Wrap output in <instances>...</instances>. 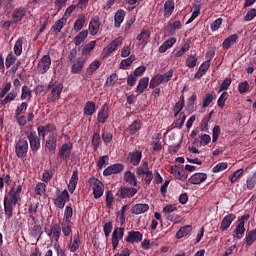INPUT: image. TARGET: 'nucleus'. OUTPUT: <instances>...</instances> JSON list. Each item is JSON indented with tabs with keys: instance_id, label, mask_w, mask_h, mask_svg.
Wrapping results in <instances>:
<instances>
[{
	"instance_id": "f257e3e1",
	"label": "nucleus",
	"mask_w": 256,
	"mask_h": 256,
	"mask_svg": "<svg viewBox=\"0 0 256 256\" xmlns=\"http://www.w3.org/2000/svg\"><path fill=\"white\" fill-rule=\"evenodd\" d=\"M21 191H23V187L18 185L16 189L12 188L9 191L8 196H4L3 205L6 219L13 218V208L21 201Z\"/></svg>"
},
{
	"instance_id": "f03ea898",
	"label": "nucleus",
	"mask_w": 256,
	"mask_h": 256,
	"mask_svg": "<svg viewBox=\"0 0 256 256\" xmlns=\"http://www.w3.org/2000/svg\"><path fill=\"white\" fill-rule=\"evenodd\" d=\"M48 89H51L48 96V101L50 103H54V101H59V99H61V93H63V83L58 81H50L48 84Z\"/></svg>"
},
{
	"instance_id": "7ed1b4c3",
	"label": "nucleus",
	"mask_w": 256,
	"mask_h": 256,
	"mask_svg": "<svg viewBox=\"0 0 256 256\" xmlns=\"http://www.w3.org/2000/svg\"><path fill=\"white\" fill-rule=\"evenodd\" d=\"M44 151L50 157L57 151V133H51L44 139Z\"/></svg>"
},
{
	"instance_id": "20e7f679",
	"label": "nucleus",
	"mask_w": 256,
	"mask_h": 256,
	"mask_svg": "<svg viewBox=\"0 0 256 256\" xmlns=\"http://www.w3.org/2000/svg\"><path fill=\"white\" fill-rule=\"evenodd\" d=\"M88 183H89L90 187H92L94 199H101V197H103V193L105 191L103 189V182H101V180L92 176L89 178Z\"/></svg>"
},
{
	"instance_id": "39448f33",
	"label": "nucleus",
	"mask_w": 256,
	"mask_h": 256,
	"mask_svg": "<svg viewBox=\"0 0 256 256\" xmlns=\"http://www.w3.org/2000/svg\"><path fill=\"white\" fill-rule=\"evenodd\" d=\"M136 174L141 176L145 175L144 183L145 185H151V181H153V171L149 170V163L147 161L143 162L142 166L138 167L136 170Z\"/></svg>"
},
{
	"instance_id": "423d86ee",
	"label": "nucleus",
	"mask_w": 256,
	"mask_h": 256,
	"mask_svg": "<svg viewBox=\"0 0 256 256\" xmlns=\"http://www.w3.org/2000/svg\"><path fill=\"white\" fill-rule=\"evenodd\" d=\"M29 151V142L25 139H19L15 145V153L18 159H25Z\"/></svg>"
},
{
	"instance_id": "0eeeda50",
	"label": "nucleus",
	"mask_w": 256,
	"mask_h": 256,
	"mask_svg": "<svg viewBox=\"0 0 256 256\" xmlns=\"http://www.w3.org/2000/svg\"><path fill=\"white\" fill-rule=\"evenodd\" d=\"M27 138L30 143L32 153H37L41 149V137L37 136V132H27Z\"/></svg>"
},
{
	"instance_id": "6e6552de",
	"label": "nucleus",
	"mask_w": 256,
	"mask_h": 256,
	"mask_svg": "<svg viewBox=\"0 0 256 256\" xmlns=\"http://www.w3.org/2000/svg\"><path fill=\"white\" fill-rule=\"evenodd\" d=\"M51 69V56L44 55L39 61L37 65V71L39 75H45L47 71Z\"/></svg>"
},
{
	"instance_id": "1a4fd4ad",
	"label": "nucleus",
	"mask_w": 256,
	"mask_h": 256,
	"mask_svg": "<svg viewBox=\"0 0 256 256\" xmlns=\"http://www.w3.org/2000/svg\"><path fill=\"white\" fill-rule=\"evenodd\" d=\"M124 235H125L124 227H116L113 230L111 241H112V247L114 251L119 247V241L123 239Z\"/></svg>"
},
{
	"instance_id": "9d476101",
	"label": "nucleus",
	"mask_w": 256,
	"mask_h": 256,
	"mask_svg": "<svg viewBox=\"0 0 256 256\" xmlns=\"http://www.w3.org/2000/svg\"><path fill=\"white\" fill-rule=\"evenodd\" d=\"M125 165L122 163H115L108 166L104 171V177H111V175H118V173H122L124 171Z\"/></svg>"
},
{
	"instance_id": "9b49d317",
	"label": "nucleus",
	"mask_w": 256,
	"mask_h": 256,
	"mask_svg": "<svg viewBox=\"0 0 256 256\" xmlns=\"http://www.w3.org/2000/svg\"><path fill=\"white\" fill-rule=\"evenodd\" d=\"M207 57H209V60L203 62L200 65L198 71L194 75L195 79H201V77H203V75L209 71V67H211V61L213 60V54L207 53Z\"/></svg>"
},
{
	"instance_id": "f8f14e48",
	"label": "nucleus",
	"mask_w": 256,
	"mask_h": 256,
	"mask_svg": "<svg viewBox=\"0 0 256 256\" xmlns=\"http://www.w3.org/2000/svg\"><path fill=\"white\" fill-rule=\"evenodd\" d=\"M135 195H137V189L129 187H121L116 193V197H119V199H131Z\"/></svg>"
},
{
	"instance_id": "ddd939ff",
	"label": "nucleus",
	"mask_w": 256,
	"mask_h": 256,
	"mask_svg": "<svg viewBox=\"0 0 256 256\" xmlns=\"http://www.w3.org/2000/svg\"><path fill=\"white\" fill-rule=\"evenodd\" d=\"M71 73L72 75H81L85 67V60L83 57H78L76 60L72 61Z\"/></svg>"
},
{
	"instance_id": "4468645a",
	"label": "nucleus",
	"mask_w": 256,
	"mask_h": 256,
	"mask_svg": "<svg viewBox=\"0 0 256 256\" xmlns=\"http://www.w3.org/2000/svg\"><path fill=\"white\" fill-rule=\"evenodd\" d=\"M27 15V9L23 6L17 7L12 11L13 23H21Z\"/></svg>"
},
{
	"instance_id": "2eb2a0df",
	"label": "nucleus",
	"mask_w": 256,
	"mask_h": 256,
	"mask_svg": "<svg viewBox=\"0 0 256 256\" xmlns=\"http://www.w3.org/2000/svg\"><path fill=\"white\" fill-rule=\"evenodd\" d=\"M38 136L42 137L43 140H45V137H47V134L54 133L53 131H57V126L55 124H47V125H40L37 127Z\"/></svg>"
},
{
	"instance_id": "dca6fc26",
	"label": "nucleus",
	"mask_w": 256,
	"mask_h": 256,
	"mask_svg": "<svg viewBox=\"0 0 256 256\" xmlns=\"http://www.w3.org/2000/svg\"><path fill=\"white\" fill-rule=\"evenodd\" d=\"M181 27H183V25L181 24V21L179 20H175V21H170L167 25V27L165 28V35L166 37H173V35H175V31H177V29H181Z\"/></svg>"
},
{
	"instance_id": "f3484780",
	"label": "nucleus",
	"mask_w": 256,
	"mask_h": 256,
	"mask_svg": "<svg viewBox=\"0 0 256 256\" xmlns=\"http://www.w3.org/2000/svg\"><path fill=\"white\" fill-rule=\"evenodd\" d=\"M71 151H73V144L64 143L58 152V157H60L62 161H67V159L71 157Z\"/></svg>"
},
{
	"instance_id": "a211bd4d",
	"label": "nucleus",
	"mask_w": 256,
	"mask_h": 256,
	"mask_svg": "<svg viewBox=\"0 0 256 256\" xmlns=\"http://www.w3.org/2000/svg\"><path fill=\"white\" fill-rule=\"evenodd\" d=\"M126 243H141L143 241V233L140 231H129L127 237L125 238Z\"/></svg>"
},
{
	"instance_id": "6ab92c4d",
	"label": "nucleus",
	"mask_w": 256,
	"mask_h": 256,
	"mask_svg": "<svg viewBox=\"0 0 256 256\" xmlns=\"http://www.w3.org/2000/svg\"><path fill=\"white\" fill-rule=\"evenodd\" d=\"M109 119V106L107 103L103 104L101 109L98 111L97 114V121L102 125H105L106 121Z\"/></svg>"
},
{
	"instance_id": "aec40b11",
	"label": "nucleus",
	"mask_w": 256,
	"mask_h": 256,
	"mask_svg": "<svg viewBox=\"0 0 256 256\" xmlns=\"http://www.w3.org/2000/svg\"><path fill=\"white\" fill-rule=\"evenodd\" d=\"M67 201H69V192H67V190H63L61 194L54 200V205L58 207V209H64Z\"/></svg>"
},
{
	"instance_id": "412c9836",
	"label": "nucleus",
	"mask_w": 256,
	"mask_h": 256,
	"mask_svg": "<svg viewBox=\"0 0 256 256\" xmlns=\"http://www.w3.org/2000/svg\"><path fill=\"white\" fill-rule=\"evenodd\" d=\"M123 43V37H118L114 39L110 44L104 48V52L106 55H111V53L117 51L119 49V46Z\"/></svg>"
},
{
	"instance_id": "4be33fe9",
	"label": "nucleus",
	"mask_w": 256,
	"mask_h": 256,
	"mask_svg": "<svg viewBox=\"0 0 256 256\" xmlns=\"http://www.w3.org/2000/svg\"><path fill=\"white\" fill-rule=\"evenodd\" d=\"M77 183H79V170L75 169L69 180V184H68L69 193H75V189H77Z\"/></svg>"
},
{
	"instance_id": "5701e85b",
	"label": "nucleus",
	"mask_w": 256,
	"mask_h": 256,
	"mask_svg": "<svg viewBox=\"0 0 256 256\" xmlns=\"http://www.w3.org/2000/svg\"><path fill=\"white\" fill-rule=\"evenodd\" d=\"M205 181H207V174L205 173H195L188 179V183L191 185H201Z\"/></svg>"
},
{
	"instance_id": "b1692460",
	"label": "nucleus",
	"mask_w": 256,
	"mask_h": 256,
	"mask_svg": "<svg viewBox=\"0 0 256 256\" xmlns=\"http://www.w3.org/2000/svg\"><path fill=\"white\" fill-rule=\"evenodd\" d=\"M239 41V35L232 34L228 36L226 39H224L222 43V49H225V51H228V49L232 48L235 43Z\"/></svg>"
},
{
	"instance_id": "393cba45",
	"label": "nucleus",
	"mask_w": 256,
	"mask_h": 256,
	"mask_svg": "<svg viewBox=\"0 0 256 256\" xmlns=\"http://www.w3.org/2000/svg\"><path fill=\"white\" fill-rule=\"evenodd\" d=\"M235 219H237V216H235V214H233V213L226 215L222 219V222L220 225V230L227 231V229H229V227H231V223H233Z\"/></svg>"
},
{
	"instance_id": "a878e982",
	"label": "nucleus",
	"mask_w": 256,
	"mask_h": 256,
	"mask_svg": "<svg viewBox=\"0 0 256 256\" xmlns=\"http://www.w3.org/2000/svg\"><path fill=\"white\" fill-rule=\"evenodd\" d=\"M100 27H101V22L99 21V16H95L91 18L89 23L90 35H97V33H99Z\"/></svg>"
},
{
	"instance_id": "bb28decb",
	"label": "nucleus",
	"mask_w": 256,
	"mask_h": 256,
	"mask_svg": "<svg viewBox=\"0 0 256 256\" xmlns=\"http://www.w3.org/2000/svg\"><path fill=\"white\" fill-rule=\"evenodd\" d=\"M151 39V32L149 30H142L140 34L136 37V40L139 42V45L145 47Z\"/></svg>"
},
{
	"instance_id": "cd10ccee",
	"label": "nucleus",
	"mask_w": 256,
	"mask_h": 256,
	"mask_svg": "<svg viewBox=\"0 0 256 256\" xmlns=\"http://www.w3.org/2000/svg\"><path fill=\"white\" fill-rule=\"evenodd\" d=\"M171 174L175 179H178L179 181H187V175L185 174V171L181 170V168L177 165H174L171 167Z\"/></svg>"
},
{
	"instance_id": "c85d7f7f",
	"label": "nucleus",
	"mask_w": 256,
	"mask_h": 256,
	"mask_svg": "<svg viewBox=\"0 0 256 256\" xmlns=\"http://www.w3.org/2000/svg\"><path fill=\"white\" fill-rule=\"evenodd\" d=\"M48 237H52L55 241H59L61 237V225L54 223L51 225V230L48 232Z\"/></svg>"
},
{
	"instance_id": "c756f323",
	"label": "nucleus",
	"mask_w": 256,
	"mask_h": 256,
	"mask_svg": "<svg viewBox=\"0 0 256 256\" xmlns=\"http://www.w3.org/2000/svg\"><path fill=\"white\" fill-rule=\"evenodd\" d=\"M174 11H175V2L173 0H167L164 3V17L166 19H169V17L173 15Z\"/></svg>"
},
{
	"instance_id": "7c9ffc66",
	"label": "nucleus",
	"mask_w": 256,
	"mask_h": 256,
	"mask_svg": "<svg viewBox=\"0 0 256 256\" xmlns=\"http://www.w3.org/2000/svg\"><path fill=\"white\" fill-rule=\"evenodd\" d=\"M124 181L128 183V185H131V187H137V176L130 170L124 173Z\"/></svg>"
},
{
	"instance_id": "2f4dec72",
	"label": "nucleus",
	"mask_w": 256,
	"mask_h": 256,
	"mask_svg": "<svg viewBox=\"0 0 256 256\" xmlns=\"http://www.w3.org/2000/svg\"><path fill=\"white\" fill-rule=\"evenodd\" d=\"M149 87V77H143L139 80L138 85L136 87V93L141 95L145 92V89Z\"/></svg>"
},
{
	"instance_id": "473e14b6",
	"label": "nucleus",
	"mask_w": 256,
	"mask_h": 256,
	"mask_svg": "<svg viewBox=\"0 0 256 256\" xmlns=\"http://www.w3.org/2000/svg\"><path fill=\"white\" fill-rule=\"evenodd\" d=\"M65 23H67V19L65 17L60 18L55 22V25L52 26L51 32L54 33V35H59L61 29L65 27Z\"/></svg>"
},
{
	"instance_id": "72a5a7b5",
	"label": "nucleus",
	"mask_w": 256,
	"mask_h": 256,
	"mask_svg": "<svg viewBox=\"0 0 256 256\" xmlns=\"http://www.w3.org/2000/svg\"><path fill=\"white\" fill-rule=\"evenodd\" d=\"M125 10L123 9H119L114 16V27H116V29H119V27H121V23H123V21H125Z\"/></svg>"
},
{
	"instance_id": "f704fd0d",
	"label": "nucleus",
	"mask_w": 256,
	"mask_h": 256,
	"mask_svg": "<svg viewBox=\"0 0 256 256\" xmlns=\"http://www.w3.org/2000/svg\"><path fill=\"white\" fill-rule=\"evenodd\" d=\"M96 111H97V108L95 107V102L93 101L86 102L83 110V113L84 115H86V117H92V115H95Z\"/></svg>"
},
{
	"instance_id": "c9c22d12",
	"label": "nucleus",
	"mask_w": 256,
	"mask_h": 256,
	"mask_svg": "<svg viewBox=\"0 0 256 256\" xmlns=\"http://www.w3.org/2000/svg\"><path fill=\"white\" fill-rule=\"evenodd\" d=\"M149 211V204H136L132 207L131 212L133 215H142V213H147Z\"/></svg>"
},
{
	"instance_id": "e433bc0d",
	"label": "nucleus",
	"mask_w": 256,
	"mask_h": 256,
	"mask_svg": "<svg viewBox=\"0 0 256 256\" xmlns=\"http://www.w3.org/2000/svg\"><path fill=\"white\" fill-rule=\"evenodd\" d=\"M24 41H25L24 37H19L17 39V41L15 42L14 47H13V51H14V55L16 57H21V55L23 53V43H24Z\"/></svg>"
},
{
	"instance_id": "4c0bfd02",
	"label": "nucleus",
	"mask_w": 256,
	"mask_h": 256,
	"mask_svg": "<svg viewBox=\"0 0 256 256\" xmlns=\"http://www.w3.org/2000/svg\"><path fill=\"white\" fill-rule=\"evenodd\" d=\"M193 231V226L186 225L181 227L176 233V239H183V237H187L189 233Z\"/></svg>"
},
{
	"instance_id": "58836bf2",
	"label": "nucleus",
	"mask_w": 256,
	"mask_h": 256,
	"mask_svg": "<svg viewBox=\"0 0 256 256\" xmlns=\"http://www.w3.org/2000/svg\"><path fill=\"white\" fill-rule=\"evenodd\" d=\"M142 157H143V154L139 150H136L135 152H130L131 165H134L135 167H137V165H139V163H141Z\"/></svg>"
},
{
	"instance_id": "ea45409f",
	"label": "nucleus",
	"mask_w": 256,
	"mask_h": 256,
	"mask_svg": "<svg viewBox=\"0 0 256 256\" xmlns=\"http://www.w3.org/2000/svg\"><path fill=\"white\" fill-rule=\"evenodd\" d=\"M88 35H89L88 30H82L79 34H77L73 40L76 47H79V45H81V43H84L85 39H87Z\"/></svg>"
},
{
	"instance_id": "a19ab883",
	"label": "nucleus",
	"mask_w": 256,
	"mask_h": 256,
	"mask_svg": "<svg viewBox=\"0 0 256 256\" xmlns=\"http://www.w3.org/2000/svg\"><path fill=\"white\" fill-rule=\"evenodd\" d=\"M183 107H185V95H181L179 101L174 105V117H177L183 111Z\"/></svg>"
},
{
	"instance_id": "79ce46f5",
	"label": "nucleus",
	"mask_w": 256,
	"mask_h": 256,
	"mask_svg": "<svg viewBox=\"0 0 256 256\" xmlns=\"http://www.w3.org/2000/svg\"><path fill=\"white\" fill-rule=\"evenodd\" d=\"M81 245V238L79 237V232L73 236V241L69 245V251L71 253H75L77 249H79V246Z\"/></svg>"
},
{
	"instance_id": "37998d69",
	"label": "nucleus",
	"mask_w": 256,
	"mask_h": 256,
	"mask_svg": "<svg viewBox=\"0 0 256 256\" xmlns=\"http://www.w3.org/2000/svg\"><path fill=\"white\" fill-rule=\"evenodd\" d=\"M163 80H164L163 75H161V74L155 75L150 80L149 88L156 89V87H159V85H161V83H164Z\"/></svg>"
},
{
	"instance_id": "c03bdc74",
	"label": "nucleus",
	"mask_w": 256,
	"mask_h": 256,
	"mask_svg": "<svg viewBox=\"0 0 256 256\" xmlns=\"http://www.w3.org/2000/svg\"><path fill=\"white\" fill-rule=\"evenodd\" d=\"M35 195L38 197H43L47 192V184L43 182H38L34 188Z\"/></svg>"
},
{
	"instance_id": "a18cd8bd",
	"label": "nucleus",
	"mask_w": 256,
	"mask_h": 256,
	"mask_svg": "<svg viewBox=\"0 0 256 256\" xmlns=\"http://www.w3.org/2000/svg\"><path fill=\"white\" fill-rule=\"evenodd\" d=\"M234 233L237 235V239H241L243 235H245V222H243V220H238Z\"/></svg>"
},
{
	"instance_id": "49530a36",
	"label": "nucleus",
	"mask_w": 256,
	"mask_h": 256,
	"mask_svg": "<svg viewBox=\"0 0 256 256\" xmlns=\"http://www.w3.org/2000/svg\"><path fill=\"white\" fill-rule=\"evenodd\" d=\"M17 62V56L13 54V52H10L5 59V67L6 69H11L13 65Z\"/></svg>"
},
{
	"instance_id": "de8ad7c7",
	"label": "nucleus",
	"mask_w": 256,
	"mask_h": 256,
	"mask_svg": "<svg viewBox=\"0 0 256 256\" xmlns=\"http://www.w3.org/2000/svg\"><path fill=\"white\" fill-rule=\"evenodd\" d=\"M101 67V62H99V60H94L86 69V73L87 75H89L90 77L93 76V74L95 73V71H97V69H99Z\"/></svg>"
},
{
	"instance_id": "09e8293b",
	"label": "nucleus",
	"mask_w": 256,
	"mask_h": 256,
	"mask_svg": "<svg viewBox=\"0 0 256 256\" xmlns=\"http://www.w3.org/2000/svg\"><path fill=\"white\" fill-rule=\"evenodd\" d=\"M31 235L34 239H37V241H39V239H41V236L43 235V228L41 227V225L35 224L32 228Z\"/></svg>"
},
{
	"instance_id": "8fccbe9b",
	"label": "nucleus",
	"mask_w": 256,
	"mask_h": 256,
	"mask_svg": "<svg viewBox=\"0 0 256 256\" xmlns=\"http://www.w3.org/2000/svg\"><path fill=\"white\" fill-rule=\"evenodd\" d=\"M33 97V92L31 91V88L28 86H22V93H21V100L22 101H29Z\"/></svg>"
},
{
	"instance_id": "3c124183",
	"label": "nucleus",
	"mask_w": 256,
	"mask_h": 256,
	"mask_svg": "<svg viewBox=\"0 0 256 256\" xmlns=\"http://www.w3.org/2000/svg\"><path fill=\"white\" fill-rule=\"evenodd\" d=\"M73 219V206L71 204H68L64 210V219L65 222H70Z\"/></svg>"
},
{
	"instance_id": "603ef678",
	"label": "nucleus",
	"mask_w": 256,
	"mask_h": 256,
	"mask_svg": "<svg viewBox=\"0 0 256 256\" xmlns=\"http://www.w3.org/2000/svg\"><path fill=\"white\" fill-rule=\"evenodd\" d=\"M186 67H188V69H195V67H197V56L193 54L188 55L186 58Z\"/></svg>"
},
{
	"instance_id": "864d4df0",
	"label": "nucleus",
	"mask_w": 256,
	"mask_h": 256,
	"mask_svg": "<svg viewBox=\"0 0 256 256\" xmlns=\"http://www.w3.org/2000/svg\"><path fill=\"white\" fill-rule=\"evenodd\" d=\"M60 227L65 237H69L71 235L72 233L71 222L63 221Z\"/></svg>"
},
{
	"instance_id": "5fc2aeb1",
	"label": "nucleus",
	"mask_w": 256,
	"mask_h": 256,
	"mask_svg": "<svg viewBox=\"0 0 256 256\" xmlns=\"http://www.w3.org/2000/svg\"><path fill=\"white\" fill-rule=\"evenodd\" d=\"M92 145L95 151L99 149V146L101 145V134L99 133V131L94 132L92 136Z\"/></svg>"
},
{
	"instance_id": "6e6d98bb",
	"label": "nucleus",
	"mask_w": 256,
	"mask_h": 256,
	"mask_svg": "<svg viewBox=\"0 0 256 256\" xmlns=\"http://www.w3.org/2000/svg\"><path fill=\"white\" fill-rule=\"evenodd\" d=\"M4 97L5 98L1 100V105H7L8 103H11V101H15L17 98V92L11 91Z\"/></svg>"
},
{
	"instance_id": "4d7b16f0",
	"label": "nucleus",
	"mask_w": 256,
	"mask_h": 256,
	"mask_svg": "<svg viewBox=\"0 0 256 256\" xmlns=\"http://www.w3.org/2000/svg\"><path fill=\"white\" fill-rule=\"evenodd\" d=\"M133 61H135V55H130L128 58L121 61L120 69H127V67H131V65H133Z\"/></svg>"
},
{
	"instance_id": "13d9d810",
	"label": "nucleus",
	"mask_w": 256,
	"mask_h": 256,
	"mask_svg": "<svg viewBox=\"0 0 256 256\" xmlns=\"http://www.w3.org/2000/svg\"><path fill=\"white\" fill-rule=\"evenodd\" d=\"M95 45H97V41L92 40L88 44L84 46L82 49V55H89L93 49H95Z\"/></svg>"
},
{
	"instance_id": "bf43d9fd",
	"label": "nucleus",
	"mask_w": 256,
	"mask_h": 256,
	"mask_svg": "<svg viewBox=\"0 0 256 256\" xmlns=\"http://www.w3.org/2000/svg\"><path fill=\"white\" fill-rule=\"evenodd\" d=\"M115 201V197L113 196L112 191H106V209H113V202Z\"/></svg>"
},
{
	"instance_id": "052dcab7",
	"label": "nucleus",
	"mask_w": 256,
	"mask_h": 256,
	"mask_svg": "<svg viewBox=\"0 0 256 256\" xmlns=\"http://www.w3.org/2000/svg\"><path fill=\"white\" fill-rule=\"evenodd\" d=\"M246 245L251 247L254 241H256V228L246 234Z\"/></svg>"
},
{
	"instance_id": "680f3d73",
	"label": "nucleus",
	"mask_w": 256,
	"mask_h": 256,
	"mask_svg": "<svg viewBox=\"0 0 256 256\" xmlns=\"http://www.w3.org/2000/svg\"><path fill=\"white\" fill-rule=\"evenodd\" d=\"M189 49H191V45L189 44V42H186L181 48L180 50H178L175 54L174 57L178 58V57H183L185 55V53H187V51H189Z\"/></svg>"
},
{
	"instance_id": "e2e57ef3",
	"label": "nucleus",
	"mask_w": 256,
	"mask_h": 256,
	"mask_svg": "<svg viewBox=\"0 0 256 256\" xmlns=\"http://www.w3.org/2000/svg\"><path fill=\"white\" fill-rule=\"evenodd\" d=\"M256 185V175L253 174L252 176H249L246 180V187L248 191H252V189H255Z\"/></svg>"
},
{
	"instance_id": "0e129e2a",
	"label": "nucleus",
	"mask_w": 256,
	"mask_h": 256,
	"mask_svg": "<svg viewBox=\"0 0 256 256\" xmlns=\"http://www.w3.org/2000/svg\"><path fill=\"white\" fill-rule=\"evenodd\" d=\"M139 129H141V121L134 120L133 123L129 126L130 135H135Z\"/></svg>"
},
{
	"instance_id": "69168bd1",
	"label": "nucleus",
	"mask_w": 256,
	"mask_h": 256,
	"mask_svg": "<svg viewBox=\"0 0 256 256\" xmlns=\"http://www.w3.org/2000/svg\"><path fill=\"white\" fill-rule=\"evenodd\" d=\"M37 209H39V202H37L36 204H29V217L33 220H35V215H37Z\"/></svg>"
},
{
	"instance_id": "338daca9",
	"label": "nucleus",
	"mask_w": 256,
	"mask_h": 256,
	"mask_svg": "<svg viewBox=\"0 0 256 256\" xmlns=\"http://www.w3.org/2000/svg\"><path fill=\"white\" fill-rule=\"evenodd\" d=\"M243 177V169L236 170L230 177L231 183H237Z\"/></svg>"
},
{
	"instance_id": "774afa93",
	"label": "nucleus",
	"mask_w": 256,
	"mask_h": 256,
	"mask_svg": "<svg viewBox=\"0 0 256 256\" xmlns=\"http://www.w3.org/2000/svg\"><path fill=\"white\" fill-rule=\"evenodd\" d=\"M51 179H53V170H51V169L44 170V172L42 174L43 183H49V181H51Z\"/></svg>"
}]
</instances>
